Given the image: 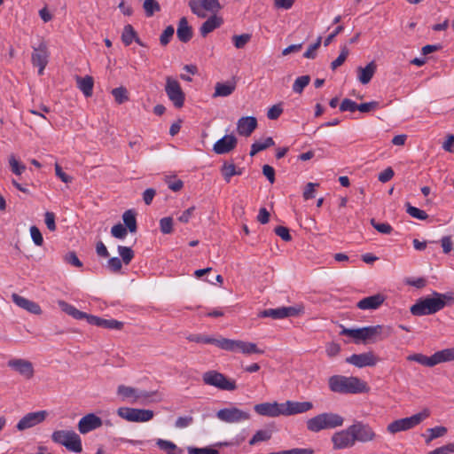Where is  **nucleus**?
I'll use <instances>...</instances> for the list:
<instances>
[{
    "mask_svg": "<svg viewBox=\"0 0 454 454\" xmlns=\"http://www.w3.org/2000/svg\"><path fill=\"white\" fill-rule=\"evenodd\" d=\"M406 212L412 217L419 220H427L428 215L424 211L416 207L411 206L410 203H406Z\"/></svg>",
    "mask_w": 454,
    "mask_h": 454,
    "instance_id": "nucleus-43",
    "label": "nucleus"
},
{
    "mask_svg": "<svg viewBox=\"0 0 454 454\" xmlns=\"http://www.w3.org/2000/svg\"><path fill=\"white\" fill-rule=\"evenodd\" d=\"M118 252L120 256L121 257L122 262L126 265H128L134 258V252L130 247L119 246Z\"/></svg>",
    "mask_w": 454,
    "mask_h": 454,
    "instance_id": "nucleus-45",
    "label": "nucleus"
},
{
    "mask_svg": "<svg viewBox=\"0 0 454 454\" xmlns=\"http://www.w3.org/2000/svg\"><path fill=\"white\" fill-rule=\"evenodd\" d=\"M7 365L23 376L26 380H31L35 375L33 364L26 359L14 358L8 361Z\"/></svg>",
    "mask_w": 454,
    "mask_h": 454,
    "instance_id": "nucleus-16",
    "label": "nucleus"
},
{
    "mask_svg": "<svg viewBox=\"0 0 454 454\" xmlns=\"http://www.w3.org/2000/svg\"><path fill=\"white\" fill-rule=\"evenodd\" d=\"M274 232L278 236L280 237L284 241H291L292 240V236L289 232V229L285 227V226H277L275 229H274Z\"/></svg>",
    "mask_w": 454,
    "mask_h": 454,
    "instance_id": "nucleus-59",
    "label": "nucleus"
},
{
    "mask_svg": "<svg viewBox=\"0 0 454 454\" xmlns=\"http://www.w3.org/2000/svg\"><path fill=\"white\" fill-rule=\"evenodd\" d=\"M12 301L20 308L34 315H41L42 309L38 303L30 301L18 294H12Z\"/></svg>",
    "mask_w": 454,
    "mask_h": 454,
    "instance_id": "nucleus-20",
    "label": "nucleus"
},
{
    "mask_svg": "<svg viewBox=\"0 0 454 454\" xmlns=\"http://www.w3.org/2000/svg\"><path fill=\"white\" fill-rule=\"evenodd\" d=\"M100 327L106 329L121 330L123 327V323L116 319H102Z\"/></svg>",
    "mask_w": 454,
    "mask_h": 454,
    "instance_id": "nucleus-51",
    "label": "nucleus"
},
{
    "mask_svg": "<svg viewBox=\"0 0 454 454\" xmlns=\"http://www.w3.org/2000/svg\"><path fill=\"white\" fill-rule=\"evenodd\" d=\"M117 414L131 422H146L153 418V411L145 409H135L129 407H121L117 410Z\"/></svg>",
    "mask_w": 454,
    "mask_h": 454,
    "instance_id": "nucleus-10",
    "label": "nucleus"
},
{
    "mask_svg": "<svg viewBox=\"0 0 454 454\" xmlns=\"http://www.w3.org/2000/svg\"><path fill=\"white\" fill-rule=\"evenodd\" d=\"M30 235L32 240L36 246L41 247L43 244V235L36 226L34 225L30 227Z\"/></svg>",
    "mask_w": 454,
    "mask_h": 454,
    "instance_id": "nucleus-56",
    "label": "nucleus"
},
{
    "mask_svg": "<svg viewBox=\"0 0 454 454\" xmlns=\"http://www.w3.org/2000/svg\"><path fill=\"white\" fill-rule=\"evenodd\" d=\"M176 36L182 43L189 42L193 36L192 27L189 25L185 17H182L178 21Z\"/></svg>",
    "mask_w": 454,
    "mask_h": 454,
    "instance_id": "nucleus-27",
    "label": "nucleus"
},
{
    "mask_svg": "<svg viewBox=\"0 0 454 454\" xmlns=\"http://www.w3.org/2000/svg\"><path fill=\"white\" fill-rule=\"evenodd\" d=\"M65 262L78 268L82 267V262L80 261V259L77 257L74 252L67 253L65 255Z\"/></svg>",
    "mask_w": 454,
    "mask_h": 454,
    "instance_id": "nucleus-62",
    "label": "nucleus"
},
{
    "mask_svg": "<svg viewBox=\"0 0 454 454\" xmlns=\"http://www.w3.org/2000/svg\"><path fill=\"white\" fill-rule=\"evenodd\" d=\"M128 229L121 223L114 225L111 229V234L113 237L122 239L127 236Z\"/></svg>",
    "mask_w": 454,
    "mask_h": 454,
    "instance_id": "nucleus-49",
    "label": "nucleus"
},
{
    "mask_svg": "<svg viewBox=\"0 0 454 454\" xmlns=\"http://www.w3.org/2000/svg\"><path fill=\"white\" fill-rule=\"evenodd\" d=\"M271 438V432L269 430H259L250 439L249 444L254 445L259 442H266Z\"/></svg>",
    "mask_w": 454,
    "mask_h": 454,
    "instance_id": "nucleus-42",
    "label": "nucleus"
},
{
    "mask_svg": "<svg viewBox=\"0 0 454 454\" xmlns=\"http://www.w3.org/2000/svg\"><path fill=\"white\" fill-rule=\"evenodd\" d=\"M103 424L101 418L94 413H89L83 416L78 422V430L84 434L92 430L100 427Z\"/></svg>",
    "mask_w": 454,
    "mask_h": 454,
    "instance_id": "nucleus-18",
    "label": "nucleus"
},
{
    "mask_svg": "<svg viewBox=\"0 0 454 454\" xmlns=\"http://www.w3.org/2000/svg\"><path fill=\"white\" fill-rule=\"evenodd\" d=\"M356 110H357V104L349 98H344L340 105V112L349 111L353 113Z\"/></svg>",
    "mask_w": 454,
    "mask_h": 454,
    "instance_id": "nucleus-58",
    "label": "nucleus"
},
{
    "mask_svg": "<svg viewBox=\"0 0 454 454\" xmlns=\"http://www.w3.org/2000/svg\"><path fill=\"white\" fill-rule=\"evenodd\" d=\"M380 438V434L368 423L356 420L346 429L335 432L331 441L334 450H344L353 448L357 442H375Z\"/></svg>",
    "mask_w": 454,
    "mask_h": 454,
    "instance_id": "nucleus-1",
    "label": "nucleus"
},
{
    "mask_svg": "<svg viewBox=\"0 0 454 454\" xmlns=\"http://www.w3.org/2000/svg\"><path fill=\"white\" fill-rule=\"evenodd\" d=\"M340 351V346L336 342H329L325 346V352L329 357L337 356Z\"/></svg>",
    "mask_w": 454,
    "mask_h": 454,
    "instance_id": "nucleus-61",
    "label": "nucleus"
},
{
    "mask_svg": "<svg viewBox=\"0 0 454 454\" xmlns=\"http://www.w3.org/2000/svg\"><path fill=\"white\" fill-rule=\"evenodd\" d=\"M310 82V76L309 75H302L298 77L293 85V90L295 93L301 94L304 88Z\"/></svg>",
    "mask_w": 454,
    "mask_h": 454,
    "instance_id": "nucleus-41",
    "label": "nucleus"
},
{
    "mask_svg": "<svg viewBox=\"0 0 454 454\" xmlns=\"http://www.w3.org/2000/svg\"><path fill=\"white\" fill-rule=\"evenodd\" d=\"M322 43V37H317V41L309 45L306 51L303 53L302 57H313L316 53V51L320 47Z\"/></svg>",
    "mask_w": 454,
    "mask_h": 454,
    "instance_id": "nucleus-63",
    "label": "nucleus"
},
{
    "mask_svg": "<svg viewBox=\"0 0 454 454\" xmlns=\"http://www.w3.org/2000/svg\"><path fill=\"white\" fill-rule=\"evenodd\" d=\"M223 22V20L221 17H218L215 14L210 16L205 22L202 23L200 28L201 36H207L209 33L219 27Z\"/></svg>",
    "mask_w": 454,
    "mask_h": 454,
    "instance_id": "nucleus-32",
    "label": "nucleus"
},
{
    "mask_svg": "<svg viewBox=\"0 0 454 454\" xmlns=\"http://www.w3.org/2000/svg\"><path fill=\"white\" fill-rule=\"evenodd\" d=\"M237 145V138L233 135H225L217 140L213 150L217 154H225L232 151Z\"/></svg>",
    "mask_w": 454,
    "mask_h": 454,
    "instance_id": "nucleus-21",
    "label": "nucleus"
},
{
    "mask_svg": "<svg viewBox=\"0 0 454 454\" xmlns=\"http://www.w3.org/2000/svg\"><path fill=\"white\" fill-rule=\"evenodd\" d=\"M143 9L146 17H153L155 12L160 11V5L156 0H145Z\"/></svg>",
    "mask_w": 454,
    "mask_h": 454,
    "instance_id": "nucleus-38",
    "label": "nucleus"
},
{
    "mask_svg": "<svg viewBox=\"0 0 454 454\" xmlns=\"http://www.w3.org/2000/svg\"><path fill=\"white\" fill-rule=\"evenodd\" d=\"M117 393L122 396L123 399L133 398L134 402L141 397H150L151 395L146 392H138L137 389L132 387L121 385L118 387Z\"/></svg>",
    "mask_w": 454,
    "mask_h": 454,
    "instance_id": "nucleus-31",
    "label": "nucleus"
},
{
    "mask_svg": "<svg viewBox=\"0 0 454 454\" xmlns=\"http://www.w3.org/2000/svg\"><path fill=\"white\" fill-rule=\"evenodd\" d=\"M160 230L163 234H169L173 231V219L170 216L160 220Z\"/></svg>",
    "mask_w": 454,
    "mask_h": 454,
    "instance_id": "nucleus-48",
    "label": "nucleus"
},
{
    "mask_svg": "<svg viewBox=\"0 0 454 454\" xmlns=\"http://www.w3.org/2000/svg\"><path fill=\"white\" fill-rule=\"evenodd\" d=\"M189 7L193 14L199 18H206L207 12H217L222 9L218 0H190Z\"/></svg>",
    "mask_w": 454,
    "mask_h": 454,
    "instance_id": "nucleus-9",
    "label": "nucleus"
},
{
    "mask_svg": "<svg viewBox=\"0 0 454 454\" xmlns=\"http://www.w3.org/2000/svg\"><path fill=\"white\" fill-rule=\"evenodd\" d=\"M47 415L48 412L46 411L29 412L20 419L16 427L19 431L28 429L43 422Z\"/></svg>",
    "mask_w": 454,
    "mask_h": 454,
    "instance_id": "nucleus-14",
    "label": "nucleus"
},
{
    "mask_svg": "<svg viewBox=\"0 0 454 454\" xmlns=\"http://www.w3.org/2000/svg\"><path fill=\"white\" fill-rule=\"evenodd\" d=\"M121 40L125 45H129L133 41H136L138 44L144 46L140 39L137 37L134 27L130 24L124 26L121 34Z\"/></svg>",
    "mask_w": 454,
    "mask_h": 454,
    "instance_id": "nucleus-34",
    "label": "nucleus"
},
{
    "mask_svg": "<svg viewBox=\"0 0 454 454\" xmlns=\"http://www.w3.org/2000/svg\"><path fill=\"white\" fill-rule=\"evenodd\" d=\"M406 359L408 361L417 362L424 366L427 367H434V361L433 358V355L431 356H427L421 353H414L411 355H409Z\"/></svg>",
    "mask_w": 454,
    "mask_h": 454,
    "instance_id": "nucleus-36",
    "label": "nucleus"
},
{
    "mask_svg": "<svg viewBox=\"0 0 454 454\" xmlns=\"http://www.w3.org/2000/svg\"><path fill=\"white\" fill-rule=\"evenodd\" d=\"M187 450H188V454H220L217 450L210 448V447H205V448L189 447L187 449Z\"/></svg>",
    "mask_w": 454,
    "mask_h": 454,
    "instance_id": "nucleus-55",
    "label": "nucleus"
},
{
    "mask_svg": "<svg viewBox=\"0 0 454 454\" xmlns=\"http://www.w3.org/2000/svg\"><path fill=\"white\" fill-rule=\"evenodd\" d=\"M175 33V28L173 26H168L162 34L160 36V42L162 45H166L169 43L170 39L173 37Z\"/></svg>",
    "mask_w": 454,
    "mask_h": 454,
    "instance_id": "nucleus-53",
    "label": "nucleus"
},
{
    "mask_svg": "<svg viewBox=\"0 0 454 454\" xmlns=\"http://www.w3.org/2000/svg\"><path fill=\"white\" fill-rule=\"evenodd\" d=\"M226 338H213L203 334H191L187 340L196 343L213 344L223 350V345Z\"/></svg>",
    "mask_w": 454,
    "mask_h": 454,
    "instance_id": "nucleus-29",
    "label": "nucleus"
},
{
    "mask_svg": "<svg viewBox=\"0 0 454 454\" xmlns=\"http://www.w3.org/2000/svg\"><path fill=\"white\" fill-rule=\"evenodd\" d=\"M121 261L118 257H112L107 262V268L114 273L121 271Z\"/></svg>",
    "mask_w": 454,
    "mask_h": 454,
    "instance_id": "nucleus-60",
    "label": "nucleus"
},
{
    "mask_svg": "<svg viewBox=\"0 0 454 454\" xmlns=\"http://www.w3.org/2000/svg\"><path fill=\"white\" fill-rule=\"evenodd\" d=\"M194 421V419L192 416H181L178 417L175 422V427L176 428H185L190 427Z\"/></svg>",
    "mask_w": 454,
    "mask_h": 454,
    "instance_id": "nucleus-52",
    "label": "nucleus"
},
{
    "mask_svg": "<svg viewBox=\"0 0 454 454\" xmlns=\"http://www.w3.org/2000/svg\"><path fill=\"white\" fill-rule=\"evenodd\" d=\"M223 350L230 352H241L245 355L251 354H262L263 350L257 348V345L253 342H247L239 340L225 339Z\"/></svg>",
    "mask_w": 454,
    "mask_h": 454,
    "instance_id": "nucleus-11",
    "label": "nucleus"
},
{
    "mask_svg": "<svg viewBox=\"0 0 454 454\" xmlns=\"http://www.w3.org/2000/svg\"><path fill=\"white\" fill-rule=\"evenodd\" d=\"M434 366L442 363L454 361V348H444L433 354Z\"/></svg>",
    "mask_w": 454,
    "mask_h": 454,
    "instance_id": "nucleus-33",
    "label": "nucleus"
},
{
    "mask_svg": "<svg viewBox=\"0 0 454 454\" xmlns=\"http://www.w3.org/2000/svg\"><path fill=\"white\" fill-rule=\"evenodd\" d=\"M346 362L358 368H363L365 366H374L377 363V358L372 352H366L362 354H353L346 358Z\"/></svg>",
    "mask_w": 454,
    "mask_h": 454,
    "instance_id": "nucleus-19",
    "label": "nucleus"
},
{
    "mask_svg": "<svg viewBox=\"0 0 454 454\" xmlns=\"http://www.w3.org/2000/svg\"><path fill=\"white\" fill-rule=\"evenodd\" d=\"M75 82L77 88L83 93L86 98L91 97L93 93L94 79L90 75L83 77L76 75Z\"/></svg>",
    "mask_w": 454,
    "mask_h": 454,
    "instance_id": "nucleus-30",
    "label": "nucleus"
},
{
    "mask_svg": "<svg viewBox=\"0 0 454 454\" xmlns=\"http://www.w3.org/2000/svg\"><path fill=\"white\" fill-rule=\"evenodd\" d=\"M51 439L55 443L65 446L68 450L77 453L82 450V440L74 431H54L51 434Z\"/></svg>",
    "mask_w": 454,
    "mask_h": 454,
    "instance_id": "nucleus-6",
    "label": "nucleus"
},
{
    "mask_svg": "<svg viewBox=\"0 0 454 454\" xmlns=\"http://www.w3.org/2000/svg\"><path fill=\"white\" fill-rule=\"evenodd\" d=\"M444 308V303L442 300L438 299L433 292L431 296L422 297L417 300L410 311L413 316L421 317L427 315H433Z\"/></svg>",
    "mask_w": 454,
    "mask_h": 454,
    "instance_id": "nucleus-4",
    "label": "nucleus"
},
{
    "mask_svg": "<svg viewBox=\"0 0 454 454\" xmlns=\"http://www.w3.org/2000/svg\"><path fill=\"white\" fill-rule=\"evenodd\" d=\"M361 333H360V328L349 329L341 325L340 335L351 337L354 340V342L358 344L361 342Z\"/></svg>",
    "mask_w": 454,
    "mask_h": 454,
    "instance_id": "nucleus-44",
    "label": "nucleus"
},
{
    "mask_svg": "<svg viewBox=\"0 0 454 454\" xmlns=\"http://www.w3.org/2000/svg\"><path fill=\"white\" fill-rule=\"evenodd\" d=\"M344 418L337 413L324 412L307 420V428L310 432H319L324 429L341 427Z\"/></svg>",
    "mask_w": 454,
    "mask_h": 454,
    "instance_id": "nucleus-3",
    "label": "nucleus"
},
{
    "mask_svg": "<svg viewBox=\"0 0 454 454\" xmlns=\"http://www.w3.org/2000/svg\"><path fill=\"white\" fill-rule=\"evenodd\" d=\"M371 224L375 230L383 234H390L393 230L392 226L389 223H378L373 218L371 219Z\"/></svg>",
    "mask_w": 454,
    "mask_h": 454,
    "instance_id": "nucleus-50",
    "label": "nucleus"
},
{
    "mask_svg": "<svg viewBox=\"0 0 454 454\" xmlns=\"http://www.w3.org/2000/svg\"><path fill=\"white\" fill-rule=\"evenodd\" d=\"M254 409L256 413L262 416L278 417L279 415H283L281 403L278 404V403H262L255 404Z\"/></svg>",
    "mask_w": 454,
    "mask_h": 454,
    "instance_id": "nucleus-22",
    "label": "nucleus"
},
{
    "mask_svg": "<svg viewBox=\"0 0 454 454\" xmlns=\"http://www.w3.org/2000/svg\"><path fill=\"white\" fill-rule=\"evenodd\" d=\"M281 406L283 415L291 416L310 411L313 408V403L311 402L286 401L281 403Z\"/></svg>",
    "mask_w": 454,
    "mask_h": 454,
    "instance_id": "nucleus-17",
    "label": "nucleus"
},
{
    "mask_svg": "<svg viewBox=\"0 0 454 454\" xmlns=\"http://www.w3.org/2000/svg\"><path fill=\"white\" fill-rule=\"evenodd\" d=\"M237 87V80L233 76L231 80L225 82H216L215 85V92L213 93V98L219 97H228L231 95Z\"/></svg>",
    "mask_w": 454,
    "mask_h": 454,
    "instance_id": "nucleus-24",
    "label": "nucleus"
},
{
    "mask_svg": "<svg viewBox=\"0 0 454 454\" xmlns=\"http://www.w3.org/2000/svg\"><path fill=\"white\" fill-rule=\"evenodd\" d=\"M257 128V120L254 116L241 117L237 123V130L240 136L249 137Z\"/></svg>",
    "mask_w": 454,
    "mask_h": 454,
    "instance_id": "nucleus-23",
    "label": "nucleus"
},
{
    "mask_svg": "<svg viewBox=\"0 0 454 454\" xmlns=\"http://www.w3.org/2000/svg\"><path fill=\"white\" fill-rule=\"evenodd\" d=\"M165 90L169 100L176 108L184 106L185 95L176 80L168 76L166 78Z\"/></svg>",
    "mask_w": 454,
    "mask_h": 454,
    "instance_id": "nucleus-13",
    "label": "nucleus"
},
{
    "mask_svg": "<svg viewBox=\"0 0 454 454\" xmlns=\"http://www.w3.org/2000/svg\"><path fill=\"white\" fill-rule=\"evenodd\" d=\"M202 380L206 385L215 387L221 390L233 391L237 389L235 380L228 379L223 373L216 371L206 372Z\"/></svg>",
    "mask_w": 454,
    "mask_h": 454,
    "instance_id": "nucleus-7",
    "label": "nucleus"
},
{
    "mask_svg": "<svg viewBox=\"0 0 454 454\" xmlns=\"http://www.w3.org/2000/svg\"><path fill=\"white\" fill-rule=\"evenodd\" d=\"M430 416L428 409H424L422 411L414 414L408 418L396 419L389 423L387 427V431L392 434L399 433L401 431H406L419 425L423 420Z\"/></svg>",
    "mask_w": 454,
    "mask_h": 454,
    "instance_id": "nucleus-5",
    "label": "nucleus"
},
{
    "mask_svg": "<svg viewBox=\"0 0 454 454\" xmlns=\"http://www.w3.org/2000/svg\"><path fill=\"white\" fill-rule=\"evenodd\" d=\"M9 164L12 173L21 175L26 170V166L20 163L13 155L9 158Z\"/></svg>",
    "mask_w": 454,
    "mask_h": 454,
    "instance_id": "nucleus-47",
    "label": "nucleus"
},
{
    "mask_svg": "<svg viewBox=\"0 0 454 454\" xmlns=\"http://www.w3.org/2000/svg\"><path fill=\"white\" fill-rule=\"evenodd\" d=\"M454 453V442H449L445 445L438 447L427 454H452Z\"/></svg>",
    "mask_w": 454,
    "mask_h": 454,
    "instance_id": "nucleus-54",
    "label": "nucleus"
},
{
    "mask_svg": "<svg viewBox=\"0 0 454 454\" xmlns=\"http://www.w3.org/2000/svg\"><path fill=\"white\" fill-rule=\"evenodd\" d=\"M427 432L429 433L428 437L426 439V442L428 444L430 443L434 439L444 436L448 429L447 427L443 426H438L432 428H428Z\"/></svg>",
    "mask_w": 454,
    "mask_h": 454,
    "instance_id": "nucleus-39",
    "label": "nucleus"
},
{
    "mask_svg": "<svg viewBox=\"0 0 454 454\" xmlns=\"http://www.w3.org/2000/svg\"><path fill=\"white\" fill-rule=\"evenodd\" d=\"M156 445L160 450H165L167 454H176L175 451L177 449V446L174 442L163 439H158Z\"/></svg>",
    "mask_w": 454,
    "mask_h": 454,
    "instance_id": "nucleus-46",
    "label": "nucleus"
},
{
    "mask_svg": "<svg viewBox=\"0 0 454 454\" xmlns=\"http://www.w3.org/2000/svg\"><path fill=\"white\" fill-rule=\"evenodd\" d=\"M329 389L337 394H363L368 393V384L355 376L333 375L328 379Z\"/></svg>",
    "mask_w": 454,
    "mask_h": 454,
    "instance_id": "nucleus-2",
    "label": "nucleus"
},
{
    "mask_svg": "<svg viewBox=\"0 0 454 454\" xmlns=\"http://www.w3.org/2000/svg\"><path fill=\"white\" fill-rule=\"evenodd\" d=\"M385 296L381 294H377L372 296L365 297L360 300L356 307L360 309H377L380 308L383 302L385 301Z\"/></svg>",
    "mask_w": 454,
    "mask_h": 454,
    "instance_id": "nucleus-25",
    "label": "nucleus"
},
{
    "mask_svg": "<svg viewBox=\"0 0 454 454\" xmlns=\"http://www.w3.org/2000/svg\"><path fill=\"white\" fill-rule=\"evenodd\" d=\"M377 67L374 60L369 62L365 67H358L356 68L358 81L362 84L369 83L377 70Z\"/></svg>",
    "mask_w": 454,
    "mask_h": 454,
    "instance_id": "nucleus-26",
    "label": "nucleus"
},
{
    "mask_svg": "<svg viewBox=\"0 0 454 454\" xmlns=\"http://www.w3.org/2000/svg\"><path fill=\"white\" fill-rule=\"evenodd\" d=\"M221 173L226 183H230L231 176L241 175V170H237L234 163L224 162L221 168Z\"/></svg>",
    "mask_w": 454,
    "mask_h": 454,
    "instance_id": "nucleus-37",
    "label": "nucleus"
},
{
    "mask_svg": "<svg viewBox=\"0 0 454 454\" xmlns=\"http://www.w3.org/2000/svg\"><path fill=\"white\" fill-rule=\"evenodd\" d=\"M122 220L125 227L129 232L134 233L137 230L136 213L132 209L126 210L122 215Z\"/></svg>",
    "mask_w": 454,
    "mask_h": 454,
    "instance_id": "nucleus-35",
    "label": "nucleus"
},
{
    "mask_svg": "<svg viewBox=\"0 0 454 454\" xmlns=\"http://www.w3.org/2000/svg\"><path fill=\"white\" fill-rule=\"evenodd\" d=\"M112 95L117 104L121 105L129 100V93L125 87L121 86L112 90Z\"/></svg>",
    "mask_w": 454,
    "mask_h": 454,
    "instance_id": "nucleus-40",
    "label": "nucleus"
},
{
    "mask_svg": "<svg viewBox=\"0 0 454 454\" xmlns=\"http://www.w3.org/2000/svg\"><path fill=\"white\" fill-rule=\"evenodd\" d=\"M216 418L223 422L231 424L249 420L251 415L248 411L231 406L217 411Z\"/></svg>",
    "mask_w": 454,
    "mask_h": 454,
    "instance_id": "nucleus-8",
    "label": "nucleus"
},
{
    "mask_svg": "<svg viewBox=\"0 0 454 454\" xmlns=\"http://www.w3.org/2000/svg\"><path fill=\"white\" fill-rule=\"evenodd\" d=\"M383 326L380 325L364 326L360 328L361 342H375L376 336L382 333Z\"/></svg>",
    "mask_w": 454,
    "mask_h": 454,
    "instance_id": "nucleus-28",
    "label": "nucleus"
},
{
    "mask_svg": "<svg viewBox=\"0 0 454 454\" xmlns=\"http://www.w3.org/2000/svg\"><path fill=\"white\" fill-rule=\"evenodd\" d=\"M283 113V108L281 107V105H274L271 106L267 113V117L270 120H277Z\"/></svg>",
    "mask_w": 454,
    "mask_h": 454,
    "instance_id": "nucleus-64",
    "label": "nucleus"
},
{
    "mask_svg": "<svg viewBox=\"0 0 454 454\" xmlns=\"http://www.w3.org/2000/svg\"><path fill=\"white\" fill-rule=\"evenodd\" d=\"M58 303L65 313L71 316L74 319H86L90 325L100 327L103 319L102 317L82 312L65 301H59Z\"/></svg>",
    "mask_w": 454,
    "mask_h": 454,
    "instance_id": "nucleus-12",
    "label": "nucleus"
},
{
    "mask_svg": "<svg viewBox=\"0 0 454 454\" xmlns=\"http://www.w3.org/2000/svg\"><path fill=\"white\" fill-rule=\"evenodd\" d=\"M301 309L295 307H280L277 309H268L258 314L259 317H271L273 319H283L289 317L297 316Z\"/></svg>",
    "mask_w": 454,
    "mask_h": 454,
    "instance_id": "nucleus-15",
    "label": "nucleus"
},
{
    "mask_svg": "<svg viewBox=\"0 0 454 454\" xmlns=\"http://www.w3.org/2000/svg\"><path fill=\"white\" fill-rule=\"evenodd\" d=\"M251 35L249 34H242L239 35H234L232 37L233 43L236 48L240 49L245 46L247 43L250 40Z\"/></svg>",
    "mask_w": 454,
    "mask_h": 454,
    "instance_id": "nucleus-57",
    "label": "nucleus"
}]
</instances>
